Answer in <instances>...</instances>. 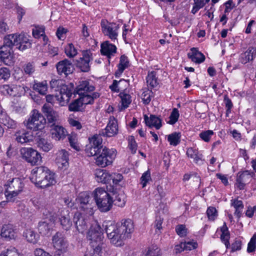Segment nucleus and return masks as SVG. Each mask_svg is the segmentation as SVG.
<instances>
[{
    "label": "nucleus",
    "instance_id": "0e129e2a",
    "mask_svg": "<svg viewBox=\"0 0 256 256\" xmlns=\"http://www.w3.org/2000/svg\"><path fill=\"white\" fill-rule=\"evenodd\" d=\"M10 76V70L6 68H0V80H6L8 79Z\"/></svg>",
    "mask_w": 256,
    "mask_h": 256
},
{
    "label": "nucleus",
    "instance_id": "a878e982",
    "mask_svg": "<svg viewBox=\"0 0 256 256\" xmlns=\"http://www.w3.org/2000/svg\"><path fill=\"white\" fill-rule=\"evenodd\" d=\"M94 90V87L92 84H90L88 81L84 80L80 82L76 88V92L79 96H81L83 94H88V92Z\"/></svg>",
    "mask_w": 256,
    "mask_h": 256
},
{
    "label": "nucleus",
    "instance_id": "8fccbe9b",
    "mask_svg": "<svg viewBox=\"0 0 256 256\" xmlns=\"http://www.w3.org/2000/svg\"><path fill=\"white\" fill-rule=\"evenodd\" d=\"M152 180L150 172L149 170H148L142 174L140 178V184H142V187L144 188L147 184Z\"/></svg>",
    "mask_w": 256,
    "mask_h": 256
},
{
    "label": "nucleus",
    "instance_id": "5fc2aeb1",
    "mask_svg": "<svg viewBox=\"0 0 256 256\" xmlns=\"http://www.w3.org/2000/svg\"><path fill=\"white\" fill-rule=\"evenodd\" d=\"M256 250V233L254 234L248 243L247 252L248 253L255 252Z\"/></svg>",
    "mask_w": 256,
    "mask_h": 256
},
{
    "label": "nucleus",
    "instance_id": "5701e85b",
    "mask_svg": "<svg viewBox=\"0 0 256 256\" xmlns=\"http://www.w3.org/2000/svg\"><path fill=\"white\" fill-rule=\"evenodd\" d=\"M16 140L19 143L24 144L33 140L34 136L32 132L22 130L16 132L14 134Z\"/></svg>",
    "mask_w": 256,
    "mask_h": 256
},
{
    "label": "nucleus",
    "instance_id": "393cba45",
    "mask_svg": "<svg viewBox=\"0 0 256 256\" xmlns=\"http://www.w3.org/2000/svg\"><path fill=\"white\" fill-rule=\"evenodd\" d=\"M42 110L46 116L48 123L52 124V126H54L58 117V113L48 104H44Z\"/></svg>",
    "mask_w": 256,
    "mask_h": 256
},
{
    "label": "nucleus",
    "instance_id": "f704fd0d",
    "mask_svg": "<svg viewBox=\"0 0 256 256\" xmlns=\"http://www.w3.org/2000/svg\"><path fill=\"white\" fill-rule=\"evenodd\" d=\"M0 122L8 128L15 129L17 127L16 122L12 119L7 114L2 115V117L0 118Z\"/></svg>",
    "mask_w": 256,
    "mask_h": 256
},
{
    "label": "nucleus",
    "instance_id": "bf43d9fd",
    "mask_svg": "<svg viewBox=\"0 0 256 256\" xmlns=\"http://www.w3.org/2000/svg\"><path fill=\"white\" fill-rule=\"evenodd\" d=\"M44 34V26H36L32 30V35L34 38H38Z\"/></svg>",
    "mask_w": 256,
    "mask_h": 256
},
{
    "label": "nucleus",
    "instance_id": "09e8293b",
    "mask_svg": "<svg viewBox=\"0 0 256 256\" xmlns=\"http://www.w3.org/2000/svg\"><path fill=\"white\" fill-rule=\"evenodd\" d=\"M114 202L115 205L118 206L123 207L126 204V196L122 194H118L115 196Z\"/></svg>",
    "mask_w": 256,
    "mask_h": 256
},
{
    "label": "nucleus",
    "instance_id": "412c9836",
    "mask_svg": "<svg viewBox=\"0 0 256 256\" xmlns=\"http://www.w3.org/2000/svg\"><path fill=\"white\" fill-rule=\"evenodd\" d=\"M56 66L58 74L66 76L72 73L74 69L72 64L67 59L59 62Z\"/></svg>",
    "mask_w": 256,
    "mask_h": 256
},
{
    "label": "nucleus",
    "instance_id": "f257e3e1",
    "mask_svg": "<svg viewBox=\"0 0 256 256\" xmlns=\"http://www.w3.org/2000/svg\"><path fill=\"white\" fill-rule=\"evenodd\" d=\"M102 226L110 242L117 246H121L125 240L130 238L134 229V222L130 218L123 219L118 224L110 221L104 222Z\"/></svg>",
    "mask_w": 256,
    "mask_h": 256
},
{
    "label": "nucleus",
    "instance_id": "aec40b11",
    "mask_svg": "<svg viewBox=\"0 0 256 256\" xmlns=\"http://www.w3.org/2000/svg\"><path fill=\"white\" fill-rule=\"evenodd\" d=\"M70 218L68 210L66 209L61 210L59 221L62 228L65 230H70L72 225Z\"/></svg>",
    "mask_w": 256,
    "mask_h": 256
},
{
    "label": "nucleus",
    "instance_id": "c03bdc74",
    "mask_svg": "<svg viewBox=\"0 0 256 256\" xmlns=\"http://www.w3.org/2000/svg\"><path fill=\"white\" fill-rule=\"evenodd\" d=\"M119 96L121 98L122 107L124 109L127 108L132 102L130 96L128 94L120 92Z\"/></svg>",
    "mask_w": 256,
    "mask_h": 256
},
{
    "label": "nucleus",
    "instance_id": "7c9ffc66",
    "mask_svg": "<svg viewBox=\"0 0 256 256\" xmlns=\"http://www.w3.org/2000/svg\"><path fill=\"white\" fill-rule=\"evenodd\" d=\"M41 184H40L39 188H44L54 184L56 183L55 174L50 170V172H46L42 180Z\"/></svg>",
    "mask_w": 256,
    "mask_h": 256
},
{
    "label": "nucleus",
    "instance_id": "338daca9",
    "mask_svg": "<svg viewBox=\"0 0 256 256\" xmlns=\"http://www.w3.org/2000/svg\"><path fill=\"white\" fill-rule=\"evenodd\" d=\"M152 94V92L149 90L144 92L142 94V98L144 104H148L150 103L151 100L150 96Z\"/></svg>",
    "mask_w": 256,
    "mask_h": 256
},
{
    "label": "nucleus",
    "instance_id": "58836bf2",
    "mask_svg": "<svg viewBox=\"0 0 256 256\" xmlns=\"http://www.w3.org/2000/svg\"><path fill=\"white\" fill-rule=\"evenodd\" d=\"M33 89L37 91L42 95H45L48 90V84L46 82H35L33 86Z\"/></svg>",
    "mask_w": 256,
    "mask_h": 256
},
{
    "label": "nucleus",
    "instance_id": "49530a36",
    "mask_svg": "<svg viewBox=\"0 0 256 256\" xmlns=\"http://www.w3.org/2000/svg\"><path fill=\"white\" fill-rule=\"evenodd\" d=\"M23 256L18 252V250L14 247H10L6 250L1 252L0 256Z\"/></svg>",
    "mask_w": 256,
    "mask_h": 256
},
{
    "label": "nucleus",
    "instance_id": "37998d69",
    "mask_svg": "<svg viewBox=\"0 0 256 256\" xmlns=\"http://www.w3.org/2000/svg\"><path fill=\"white\" fill-rule=\"evenodd\" d=\"M38 146L44 152L49 151L52 148V144L44 138H40L38 141Z\"/></svg>",
    "mask_w": 256,
    "mask_h": 256
},
{
    "label": "nucleus",
    "instance_id": "4be33fe9",
    "mask_svg": "<svg viewBox=\"0 0 256 256\" xmlns=\"http://www.w3.org/2000/svg\"><path fill=\"white\" fill-rule=\"evenodd\" d=\"M100 52L110 60L116 52V47L108 41H105L101 44Z\"/></svg>",
    "mask_w": 256,
    "mask_h": 256
},
{
    "label": "nucleus",
    "instance_id": "2f4dec72",
    "mask_svg": "<svg viewBox=\"0 0 256 256\" xmlns=\"http://www.w3.org/2000/svg\"><path fill=\"white\" fill-rule=\"evenodd\" d=\"M230 205L235 208L234 215L240 218L244 207L243 202L241 200H238V198H232L230 200Z\"/></svg>",
    "mask_w": 256,
    "mask_h": 256
},
{
    "label": "nucleus",
    "instance_id": "f03ea898",
    "mask_svg": "<svg viewBox=\"0 0 256 256\" xmlns=\"http://www.w3.org/2000/svg\"><path fill=\"white\" fill-rule=\"evenodd\" d=\"M89 140L90 147L88 151L90 156H96V164L102 168L111 164L116 158V150L104 146L102 138L97 134L90 138Z\"/></svg>",
    "mask_w": 256,
    "mask_h": 256
},
{
    "label": "nucleus",
    "instance_id": "4d7b16f0",
    "mask_svg": "<svg viewBox=\"0 0 256 256\" xmlns=\"http://www.w3.org/2000/svg\"><path fill=\"white\" fill-rule=\"evenodd\" d=\"M70 146L76 150H79L80 146L78 144V140L76 135H70L68 136Z\"/></svg>",
    "mask_w": 256,
    "mask_h": 256
},
{
    "label": "nucleus",
    "instance_id": "423d86ee",
    "mask_svg": "<svg viewBox=\"0 0 256 256\" xmlns=\"http://www.w3.org/2000/svg\"><path fill=\"white\" fill-rule=\"evenodd\" d=\"M96 180L98 182L104 184H110L112 187L117 185L122 180L123 176L122 174L118 173H112L106 172L102 169H96L94 172Z\"/></svg>",
    "mask_w": 256,
    "mask_h": 256
},
{
    "label": "nucleus",
    "instance_id": "13d9d810",
    "mask_svg": "<svg viewBox=\"0 0 256 256\" xmlns=\"http://www.w3.org/2000/svg\"><path fill=\"white\" fill-rule=\"evenodd\" d=\"M102 246H96V247L92 248V249L88 252H86L84 256H101L100 252Z\"/></svg>",
    "mask_w": 256,
    "mask_h": 256
},
{
    "label": "nucleus",
    "instance_id": "72a5a7b5",
    "mask_svg": "<svg viewBox=\"0 0 256 256\" xmlns=\"http://www.w3.org/2000/svg\"><path fill=\"white\" fill-rule=\"evenodd\" d=\"M256 55V48L250 47L242 54V63H246L253 60Z\"/></svg>",
    "mask_w": 256,
    "mask_h": 256
},
{
    "label": "nucleus",
    "instance_id": "a211bd4d",
    "mask_svg": "<svg viewBox=\"0 0 256 256\" xmlns=\"http://www.w3.org/2000/svg\"><path fill=\"white\" fill-rule=\"evenodd\" d=\"M118 132V126L117 121L114 119H110L105 128V129L100 131L99 134L97 136H106V137H111L116 135Z\"/></svg>",
    "mask_w": 256,
    "mask_h": 256
},
{
    "label": "nucleus",
    "instance_id": "3c124183",
    "mask_svg": "<svg viewBox=\"0 0 256 256\" xmlns=\"http://www.w3.org/2000/svg\"><path fill=\"white\" fill-rule=\"evenodd\" d=\"M65 53L70 58H73L77 54V50L72 44H68L65 48Z\"/></svg>",
    "mask_w": 256,
    "mask_h": 256
},
{
    "label": "nucleus",
    "instance_id": "9d476101",
    "mask_svg": "<svg viewBox=\"0 0 256 256\" xmlns=\"http://www.w3.org/2000/svg\"><path fill=\"white\" fill-rule=\"evenodd\" d=\"M20 152L22 158L32 165L38 164L42 160L40 154L31 148H23Z\"/></svg>",
    "mask_w": 256,
    "mask_h": 256
},
{
    "label": "nucleus",
    "instance_id": "cd10ccee",
    "mask_svg": "<svg viewBox=\"0 0 256 256\" xmlns=\"http://www.w3.org/2000/svg\"><path fill=\"white\" fill-rule=\"evenodd\" d=\"M144 120L146 125L150 128L154 127L159 130L162 127V120L154 115L151 114L149 118L146 115Z\"/></svg>",
    "mask_w": 256,
    "mask_h": 256
},
{
    "label": "nucleus",
    "instance_id": "ea45409f",
    "mask_svg": "<svg viewBox=\"0 0 256 256\" xmlns=\"http://www.w3.org/2000/svg\"><path fill=\"white\" fill-rule=\"evenodd\" d=\"M180 133L174 132L168 136V140L170 145L176 146L180 143Z\"/></svg>",
    "mask_w": 256,
    "mask_h": 256
},
{
    "label": "nucleus",
    "instance_id": "680f3d73",
    "mask_svg": "<svg viewBox=\"0 0 256 256\" xmlns=\"http://www.w3.org/2000/svg\"><path fill=\"white\" fill-rule=\"evenodd\" d=\"M222 234L220 236L221 240L230 239V232L228 230V228L226 225V224L224 222V225L221 228Z\"/></svg>",
    "mask_w": 256,
    "mask_h": 256
},
{
    "label": "nucleus",
    "instance_id": "6e6d98bb",
    "mask_svg": "<svg viewBox=\"0 0 256 256\" xmlns=\"http://www.w3.org/2000/svg\"><path fill=\"white\" fill-rule=\"evenodd\" d=\"M213 134L214 132L212 130H208L200 132L199 134V136L204 141L206 142H208Z\"/></svg>",
    "mask_w": 256,
    "mask_h": 256
},
{
    "label": "nucleus",
    "instance_id": "ddd939ff",
    "mask_svg": "<svg viewBox=\"0 0 256 256\" xmlns=\"http://www.w3.org/2000/svg\"><path fill=\"white\" fill-rule=\"evenodd\" d=\"M52 243L56 250L62 252H66L68 244L64 235L62 232H57L52 236Z\"/></svg>",
    "mask_w": 256,
    "mask_h": 256
},
{
    "label": "nucleus",
    "instance_id": "0eeeda50",
    "mask_svg": "<svg viewBox=\"0 0 256 256\" xmlns=\"http://www.w3.org/2000/svg\"><path fill=\"white\" fill-rule=\"evenodd\" d=\"M46 120L43 115L36 110H33L25 124L26 127L34 131L44 128Z\"/></svg>",
    "mask_w": 256,
    "mask_h": 256
},
{
    "label": "nucleus",
    "instance_id": "e2e57ef3",
    "mask_svg": "<svg viewBox=\"0 0 256 256\" xmlns=\"http://www.w3.org/2000/svg\"><path fill=\"white\" fill-rule=\"evenodd\" d=\"M206 214L209 220H214L217 216V211L214 207H209L206 211Z\"/></svg>",
    "mask_w": 256,
    "mask_h": 256
},
{
    "label": "nucleus",
    "instance_id": "473e14b6",
    "mask_svg": "<svg viewBox=\"0 0 256 256\" xmlns=\"http://www.w3.org/2000/svg\"><path fill=\"white\" fill-rule=\"evenodd\" d=\"M100 94L98 92H93L92 95L89 94H83L79 96L80 101L82 105L92 104L94 99H96L100 97Z\"/></svg>",
    "mask_w": 256,
    "mask_h": 256
},
{
    "label": "nucleus",
    "instance_id": "a18cd8bd",
    "mask_svg": "<svg viewBox=\"0 0 256 256\" xmlns=\"http://www.w3.org/2000/svg\"><path fill=\"white\" fill-rule=\"evenodd\" d=\"M129 66V60L128 58L125 55L121 56L120 62L118 67L120 72H123L124 70Z\"/></svg>",
    "mask_w": 256,
    "mask_h": 256
},
{
    "label": "nucleus",
    "instance_id": "dca6fc26",
    "mask_svg": "<svg viewBox=\"0 0 256 256\" xmlns=\"http://www.w3.org/2000/svg\"><path fill=\"white\" fill-rule=\"evenodd\" d=\"M56 218L54 214L50 215V217L40 222L38 225L40 233L44 236L48 234L54 226Z\"/></svg>",
    "mask_w": 256,
    "mask_h": 256
},
{
    "label": "nucleus",
    "instance_id": "79ce46f5",
    "mask_svg": "<svg viewBox=\"0 0 256 256\" xmlns=\"http://www.w3.org/2000/svg\"><path fill=\"white\" fill-rule=\"evenodd\" d=\"M82 104L78 98L72 102L68 106V110L70 112H78L82 109Z\"/></svg>",
    "mask_w": 256,
    "mask_h": 256
},
{
    "label": "nucleus",
    "instance_id": "20e7f679",
    "mask_svg": "<svg viewBox=\"0 0 256 256\" xmlns=\"http://www.w3.org/2000/svg\"><path fill=\"white\" fill-rule=\"evenodd\" d=\"M94 200L98 208L102 212L109 211L114 202L113 198L102 188H96L92 193Z\"/></svg>",
    "mask_w": 256,
    "mask_h": 256
},
{
    "label": "nucleus",
    "instance_id": "1a4fd4ad",
    "mask_svg": "<svg viewBox=\"0 0 256 256\" xmlns=\"http://www.w3.org/2000/svg\"><path fill=\"white\" fill-rule=\"evenodd\" d=\"M102 31L104 36H108L112 40H117L119 24L114 22H110L102 19L100 22Z\"/></svg>",
    "mask_w": 256,
    "mask_h": 256
},
{
    "label": "nucleus",
    "instance_id": "c85d7f7f",
    "mask_svg": "<svg viewBox=\"0 0 256 256\" xmlns=\"http://www.w3.org/2000/svg\"><path fill=\"white\" fill-rule=\"evenodd\" d=\"M51 134L53 138L59 140L65 138L66 131L62 126L54 125L51 129Z\"/></svg>",
    "mask_w": 256,
    "mask_h": 256
},
{
    "label": "nucleus",
    "instance_id": "2eb2a0df",
    "mask_svg": "<svg viewBox=\"0 0 256 256\" xmlns=\"http://www.w3.org/2000/svg\"><path fill=\"white\" fill-rule=\"evenodd\" d=\"M46 172H50V170L45 166L36 167L32 171V176L30 180L35 185L38 187L41 184L44 176Z\"/></svg>",
    "mask_w": 256,
    "mask_h": 256
},
{
    "label": "nucleus",
    "instance_id": "a19ab883",
    "mask_svg": "<svg viewBox=\"0 0 256 256\" xmlns=\"http://www.w3.org/2000/svg\"><path fill=\"white\" fill-rule=\"evenodd\" d=\"M210 0H194V6L192 10V13L196 14L200 8H202Z\"/></svg>",
    "mask_w": 256,
    "mask_h": 256
},
{
    "label": "nucleus",
    "instance_id": "4c0bfd02",
    "mask_svg": "<svg viewBox=\"0 0 256 256\" xmlns=\"http://www.w3.org/2000/svg\"><path fill=\"white\" fill-rule=\"evenodd\" d=\"M146 82L148 86L152 88H155L158 85L156 72L152 71L148 72L146 77Z\"/></svg>",
    "mask_w": 256,
    "mask_h": 256
},
{
    "label": "nucleus",
    "instance_id": "c9c22d12",
    "mask_svg": "<svg viewBox=\"0 0 256 256\" xmlns=\"http://www.w3.org/2000/svg\"><path fill=\"white\" fill-rule=\"evenodd\" d=\"M60 93L66 96H75L76 92L74 84L70 82L68 84L62 85L60 88Z\"/></svg>",
    "mask_w": 256,
    "mask_h": 256
},
{
    "label": "nucleus",
    "instance_id": "f8f14e48",
    "mask_svg": "<svg viewBox=\"0 0 256 256\" xmlns=\"http://www.w3.org/2000/svg\"><path fill=\"white\" fill-rule=\"evenodd\" d=\"M82 57L76 60V66L82 72H88L90 70V62L92 60V53L90 50H86L82 52Z\"/></svg>",
    "mask_w": 256,
    "mask_h": 256
},
{
    "label": "nucleus",
    "instance_id": "69168bd1",
    "mask_svg": "<svg viewBox=\"0 0 256 256\" xmlns=\"http://www.w3.org/2000/svg\"><path fill=\"white\" fill-rule=\"evenodd\" d=\"M176 231L177 234L180 237L186 236L187 232L186 226L184 224L178 225L176 228Z\"/></svg>",
    "mask_w": 256,
    "mask_h": 256
},
{
    "label": "nucleus",
    "instance_id": "603ef678",
    "mask_svg": "<svg viewBox=\"0 0 256 256\" xmlns=\"http://www.w3.org/2000/svg\"><path fill=\"white\" fill-rule=\"evenodd\" d=\"M25 74L29 76L32 75L35 71V66L33 62H29L26 64L22 66Z\"/></svg>",
    "mask_w": 256,
    "mask_h": 256
},
{
    "label": "nucleus",
    "instance_id": "864d4df0",
    "mask_svg": "<svg viewBox=\"0 0 256 256\" xmlns=\"http://www.w3.org/2000/svg\"><path fill=\"white\" fill-rule=\"evenodd\" d=\"M180 116V114L178 110L176 108H174L169 117L170 120L168 123L170 124H174L178 120Z\"/></svg>",
    "mask_w": 256,
    "mask_h": 256
},
{
    "label": "nucleus",
    "instance_id": "4468645a",
    "mask_svg": "<svg viewBox=\"0 0 256 256\" xmlns=\"http://www.w3.org/2000/svg\"><path fill=\"white\" fill-rule=\"evenodd\" d=\"M255 173L252 171L244 170L239 172L237 175L236 185L238 189L244 190L245 186L248 184L252 178L255 176Z\"/></svg>",
    "mask_w": 256,
    "mask_h": 256
},
{
    "label": "nucleus",
    "instance_id": "7ed1b4c3",
    "mask_svg": "<svg viewBox=\"0 0 256 256\" xmlns=\"http://www.w3.org/2000/svg\"><path fill=\"white\" fill-rule=\"evenodd\" d=\"M30 46L29 39L24 34H11L6 36L4 40V44L0 48L2 62L6 65H10L12 63L13 56L11 50L13 46H16L18 50H24L30 48Z\"/></svg>",
    "mask_w": 256,
    "mask_h": 256
},
{
    "label": "nucleus",
    "instance_id": "b1692460",
    "mask_svg": "<svg viewBox=\"0 0 256 256\" xmlns=\"http://www.w3.org/2000/svg\"><path fill=\"white\" fill-rule=\"evenodd\" d=\"M0 235L8 240L14 239L16 238V230L13 224H4L2 226Z\"/></svg>",
    "mask_w": 256,
    "mask_h": 256
},
{
    "label": "nucleus",
    "instance_id": "e433bc0d",
    "mask_svg": "<svg viewBox=\"0 0 256 256\" xmlns=\"http://www.w3.org/2000/svg\"><path fill=\"white\" fill-rule=\"evenodd\" d=\"M23 235L30 242L35 244L38 240V234L32 229L26 230L24 232Z\"/></svg>",
    "mask_w": 256,
    "mask_h": 256
},
{
    "label": "nucleus",
    "instance_id": "774afa93",
    "mask_svg": "<svg viewBox=\"0 0 256 256\" xmlns=\"http://www.w3.org/2000/svg\"><path fill=\"white\" fill-rule=\"evenodd\" d=\"M35 256H51L49 253L42 248H36L34 252Z\"/></svg>",
    "mask_w": 256,
    "mask_h": 256
},
{
    "label": "nucleus",
    "instance_id": "6ab92c4d",
    "mask_svg": "<svg viewBox=\"0 0 256 256\" xmlns=\"http://www.w3.org/2000/svg\"><path fill=\"white\" fill-rule=\"evenodd\" d=\"M88 220L82 214L76 212L73 217V222L77 230L83 233L88 228Z\"/></svg>",
    "mask_w": 256,
    "mask_h": 256
},
{
    "label": "nucleus",
    "instance_id": "f3484780",
    "mask_svg": "<svg viewBox=\"0 0 256 256\" xmlns=\"http://www.w3.org/2000/svg\"><path fill=\"white\" fill-rule=\"evenodd\" d=\"M2 92L4 94L20 96L25 92V90L24 86L20 85L6 84L2 86Z\"/></svg>",
    "mask_w": 256,
    "mask_h": 256
},
{
    "label": "nucleus",
    "instance_id": "6e6552de",
    "mask_svg": "<svg viewBox=\"0 0 256 256\" xmlns=\"http://www.w3.org/2000/svg\"><path fill=\"white\" fill-rule=\"evenodd\" d=\"M86 238L90 241L91 248L96 247V246H102L104 236L100 226L97 224H92L87 233Z\"/></svg>",
    "mask_w": 256,
    "mask_h": 256
},
{
    "label": "nucleus",
    "instance_id": "de8ad7c7",
    "mask_svg": "<svg viewBox=\"0 0 256 256\" xmlns=\"http://www.w3.org/2000/svg\"><path fill=\"white\" fill-rule=\"evenodd\" d=\"M58 162H62L63 166H66V164L68 163V154L64 150H62L58 152Z\"/></svg>",
    "mask_w": 256,
    "mask_h": 256
},
{
    "label": "nucleus",
    "instance_id": "39448f33",
    "mask_svg": "<svg viewBox=\"0 0 256 256\" xmlns=\"http://www.w3.org/2000/svg\"><path fill=\"white\" fill-rule=\"evenodd\" d=\"M24 183L19 178H10L4 184L5 196L8 201H12V198L18 196L23 190Z\"/></svg>",
    "mask_w": 256,
    "mask_h": 256
},
{
    "label": "nucleus",
    "instance_id": "c756f323",
    "mask_svg": "<svg viewBox=\"0 0 256 256\" xmlns=\"http://www.w3.org/2000/svg\"><path fill=\"white\" fill-rule=\"evenodd\" d=\"M186 154L188 157L194 159V162L199 165L203 164L202 154L196 149L192 148H189L187 149Z\"/></svg>",
    "mask_w": 256,
    "mask_h": 256
},
{
    "label": "nucleus",
    "instance_id": "9b49d317",
    "mask_svg": "<svg viewBox=\"0 0 256 256\" xmlns=\"http://www.w3.org/2000/svg\"><path fill=\"white\" fill-rule=\"evenodd\" d=\"M78 200L80 203V208L82 210L89 215H92L94 214L93 208L95 204L93 202L94 199L90 198L88 193L86 192L80 193L79 194Z\"/></svg>",
    "mask_w": 256,
    "mask_h": 256
},
{
    "label": "nucleus",
    "instance_id": "bb28decb",
    "mask_svg": "<svg viewBox=\"0 0 256 256\" xmlns=\"http://www.w3.org/2000/svg\"><path fill=\"white\" fill-rule=\"evenodd\" d=\"M188 56L192 62L196 64H200L204 62L206 59L204 54L195 48L190 49V52L188 54Z\"/></svg>",
    "mask_w": 256,
    "mask_h": 256
},
{
    "label": "nucleus",
    "instance_id": "052dcab7",
    "mask_svg": "<svg viewBox=\"0 0 256 256\" xmlns=\"http://www.w3.org/2000/svg\"><path fill=\"white\" fill-rule=\"evenodd\" d=\"M181 246H183L184 250H190L196 248L198 246V244L196 242H182Z\"/></svg>",
    "mask_w": 256,
    "mask_h": 256
}]
</instances>
